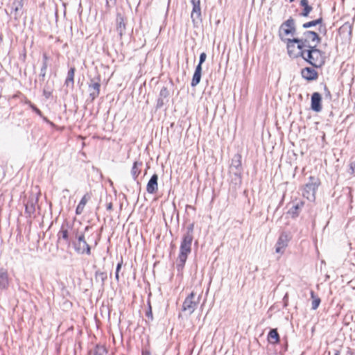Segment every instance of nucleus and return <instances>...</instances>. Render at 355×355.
<instances>
[{
  "instance_id": "f257e3e1",
  "label": "nucleus",
  "mask_w": 355,
  "mask_h": 355,
  "mask_svg": "<svg viewBox=\"0 0 355 355\" xmlns=\"http://www.w3.org/2000/svg\"><path fill=\"white\" fill-rule=\"evenodd\" d=\"M193 230L194 224L191 223L187 226L186 232L183 235L180 247V253L177 260V267L179 270L183 268L188 255L191 252V244L193 239Z\"/></svg>"
},
{
  "instance_id": "f03ea898",
  "label": "nucleus",
  "mask_w": 355,
  "mask_h": 355,
  "mask_svg": "<svg viewBox=\"0 0 355 355\" xmlns=\"http://www.w3.org/2000/svg\"><path fill=\"white\" fill-rule=\"evenodd\" d=\"M301 57L315 68L321 67L325 62L324 53L317 47L304 49Z\"/></svg>"
},
{
  "instance_id": "7ed1b4c3",
  "label": "nucleus",
  "mask_w": 355,
  "mask_h": 355,
  "mask_svg": "<svg viewBox=\"0 0 355 355\" xmlns=\"http://www.w3.org/2000/svg\"><path fill=\"white\" fill-rule=\"evenodd\" d=\"M295 42H297V49H306L317 47V45L321 42V38L317 33L306 31L302 33V37H298V40H295Z\"/></svg>"
},
{
  "instance_id": "20e7f679",
  "label": "nucleus",
  "mask_w": 355,
  "mask_h": 355,
  "mask_svg": "<svg viewBox=\"0 0 355 355\" xmlns=\"http://www.w3.org/2000/svg\"><path fill=\"white\" fill-rule=\"evenodd\" d=\"M319 185V180L318 178L311 176L309 182L305 184L303 189L302 195L304 198L310 201H313L315 199V191Z\"/></svg>"
},
{
  "instance_id": "39448f33",
  "label": "nucleus",
  "mask_w": 355,
  "mask_h": 355,
  "mask_svg": "<svg viewBox=\"0 0 355 355\" xmlns=\"http://www.w3.org/2000/svg\"><path fill=\"white\" fill-rule=\"evenodd\" d=\"M295 33L296 28L295 20L292 17H290L281 25L279 31V37L282 40L286 41L287 39L286 37L287 35H291L293 36Z\"/></svg>"
},
{
  "instance_id": "423d86ee",
  "label": "nucleus",
  "mask_w": 355,
  "mask_h": 355,
  "mask_svg": "<svg viewBox=\"0 0 355 355\" xmlns=\"http://www.w3.org/2000/svg\"><path fill=\"white\" fill-rule=\"evenodd\" d=\"M200 295L192 292L184 300L182 306V310L187 311L189 314L194 312L200 302Z\"/></svg>"
},
{
  "instance_id": "0eeeda50",
  "label": "nucleus",
  "mask_w": 355,
  "mask_h": 355,
  "mask_svg": "<svg viewBox=\"0 0 355 355\" xmlns=\"http://www.w3.org/2000/svg\"><path fill=\"white\" fill-rule=\"evenodd\" d=\"M295 40H298V37L286 39L285 41L287 44L288 53L292 58L301 57V53L303 52L304 49H297V42Z\"/></svg>"
},
{
  "instance_id": "6e6552de",
  "label": "nucleus",
  "mask_w": 355,
  "mask_h": 355,
  "mask_svg": "<svg viewBox=\"0 0 355 355\" xmlns=\"http://www.w3.org/2000/svg\"><path fill=\"white\" fill-rule=\"evenodd\" d=\"M75 249L78 253L80 254H91V248L85 239L83 234H80L78 236V241L75 243Z\"/></svg>"
},
{
  "instance_id": "1a4fd4ad",
  "label": "nucleus",
  "mask_w": 355,
  "mask_h": 355,
  "mask_svg": "<svg viewBox=\"0 0 355 355\" xmlns=\"http://www.w3.org/2000/svg\"><path fill=\"white\" fill-rule=\"evenodd\" d=\"M290 239L291 237L287 233L283 232L279 237L276 244L275 252L279 254H283L284 249L288 245Z\"/></svg>"
},
{
  "instance_id": "9d476101",
  "label": "nucleus",
  "mask_w": 355,
  "mask_h": 355,
  "mask_svg": "<svg viewBox=\"0 0 355 355\" xmlns=\"http://www.w3.org/2000/svg\"><path fill=\"white\" fill-rule=\"evenodd\" d=\"M101 84L98 81H95L94 79L91 80L89 85V98L91 101H93L96 97L98 96L100 93Z\"/></svg>"
},
{
  "instance_id": "9b49d317",
  "label": "nucleus",
  "mask_w": 355,
  "mask_h": 355,
  "mask_svg": "<svg viewBox=\"0 0 355 355\" xmlns=\"http://www.w3.org/2000/svg\"><path fill=\"white\" fill-rule=\"evenodd\" d=\"M191 3L193 6L191 17L192 19L193 22L195 23L197 20L200 19V0H191Z\"/></svg>"
},
{
  "instance_id": "f8f14e48",
  "label": "nucleus",
  "mask_w": 355,
  "mask_h": 355,
  "mask_svg": "<svg viewBox=\"0 0 355 355\" xmlns=\"http://www.w3.org/2000/svg\"><path fill=\"white\" fill-rule=\"evenodd\" d=\"M301 74L304 79L309 81L315 80L318 78V72L311 67L304 68L302 69Z\"/></svg>"
},
{
  "instance_id": "ddd939ff",
  "label": "nucleus",
  "mask_w": 355,
  "mask_h": 355,
  "mask_svg": "<svg viewBox=\"0 0 355 355\" xmlns=\"http://www.w3.org/2000/svg\"><path fill=\"white\" fill-rule=\"evenodd\" d=\"M322 97L318 92H314L311 96V109L317 112H319L322 110L321 106Z\"/></svg>"
},
{
  "instance_id": "4468645a",
  "label": "nucleus",
  "mask_w": 355,
  "mask_h": 355,
  "mask_svg": "<svg viewBox=\"0 0 355 355\" xmlns=\"http://www.w3.org/2000/svg\"><path fill=\"white\" fill-rule=\"evenodd\" d=\"M158 175L157 174H154L150 178L148 181L146 187V191L148 193L153 194L155 193L158 190Z\"/></svg>"
},
{
  "instance_id": "2eb2a0df",
  "label": "nucleus",
  "mask_w": 355,
  "mask_h": 355,
  "mask_svg": "<svg viewBox=\"0 0 355 355\" xmlns=\"http://www.w3.org/2000/svg\"><path fill=\"white\" fill-rule=\"evenodd\" d=\"M116 31L119 35L122 37L125 31V23L123 17L118 13L116 19Z\"/></svg>"
},
{
  "instance_id": "dca6fc26",
  "label": "nucleus",
  "mask_w": 355,
  "mask_h": 355,
  "mask_svg": "<svg viewBox=\"0 0 355 355\" xmlns=\"http://www.w3.org/2000/svg\"><path fill=\"white\" fill-rule=\"evenodd\" d=\"M9 285L8 274L6 269L0 268V288L6 289Z\"/></svg>"
},
{
  "instance_id": "f3484780",
  "label": "nucleus",
  "mask_w": 355,
  "mask_h": 355,
  "mask_svg": "<svg viewBox=\"0 0 355 355\" xmlns=\"http://www.w3.org/2000/svg\"><path fill=\"white\" fill-rule=\"evenodd\" d=\"M230 170L232 171L234 170H242L241 167V155L236 154L232 159V163L230 167Z\"/></svg>"
},
{
  "instance_id": "a211bd4d",
  "label": "nucleus",
  "mask_w": 355,
  "mask_h": 355,
  "mask_svg": "<svg viewBox=\"0 0 355 355\" xmlns=\"http://www.w3.org/2000/svg\"><path fill=\"white\" fill-rule=\"evenodd\" d=\"M202 75V67L196 66L192 80L191 83V87H194L198 85L200 81Z\"/></svg>"
},
{
  "instance_id": "6ab92c4d",
  "label": "nucleus",
  "mask_w": 355,
  "mask_h": 355,
  "mask_svg": "<svg viewBox=\"0 0 355 355\" xmlns=\"http://www.w3.org/2000/svg\"><path fill=\"white\" fill-rule=\"evenodd\" d=\"M230 173L231 174L232 182L235 185H240L241 184L242 170H234L233 171L230 170Z\"/></svg>"
},
{
  "instance_id": "aec40b11",
  "label": "nucleus",
  "mask_w": 355,
  "mask_h": 355,
  "mask_svg": "<svg viewBox=\"0 0 355 355\" xmlns=\"http://www.w3.org/2000/svg\"><path fill=\"white\" fill-rule=\"evenodd\" d=\"M300 5L304 7L302 12H301V16L302 17H308L309 13L313 10L312 6L309 5L308 0H301Z\"/></svg>"
},
{
  "instance_id": "412c9836",
  "label": "nucleus",
  "mask_w": 355,
  "mask_h": 355,
  "mask_svg": "<svg viewBox=\"0 0 355 355\" xmlns=\"http://www.w3.org/2000/svg\"><path fill=\"white\" fill-rule=\"evenodd\" d=\"M268 341L270 343L275 344L279 340V336L276 329H272L268 336Z\"/></svg>"
},
{
  "instance_id": "4be33fe9",
  "label": "nucleus",
  "mask_w": 355,
  "mask_h": 355,
  "mask_svg": "<svg viewBox=\"0 0 355 355\" xmlns=\"http://www.w3.org/2000/svg\"><path fill=\"white\" fill-rule=\"evenodd\" d=\"M304 203L303 202H298L294 205H293V207L289 209L288 211V214L293 217V218H295L296 216H298V214H299V209H300L302 208V207L303 206Z\"/></svg>"
},
{
  "instance_id": "5701e85b",
  "label": "nucleus",
  "mask_w": 355,
  "mask_h": 355,
  "mask_svg": "<svg viewBox=\"0 0 355 355\" xmlns=\"http://www.w3.org/2000/svg\"><path fill=\"white\" fill-rule=\"evenodd\" d=\"M141 162H135L132 166V168L131 169V174L134 178V180H136L137 176L140 173V169L139 168V166H141Z\"/></svg>"
},
{
  "instance_id": "b1692460",
  "label": "nucleus",
  "mask_w": 355,
  "mask_h": 355,
  "mask_svg": "<svg viewBox=\"0 0 355 355\" xmlns=\"http://www.w3.org/2000/svg\"><path fill=\"white\" fill-rule=\"evenodd\" d=\"M74 74H75V68L74 67H71L69 70V71H68L67 77V79L65 80V84L67 86H69L70 83L73 86V85Z\"/></svg>"
},
{
  "instance_id": "393cba45",
  "label": "nucleus",
  "mask_w": 355,
  "mask_h": 355,
  "mask_svg": "<svg viewBox=\"0 0 355 355\" xmlns=\"http://www.w3.org/2000/svg\"><path fill=\"white\" fill-rule=\"evenodd\" d=\"M322 22V18L320 17L315 20H313V21L303 24L302 28H309L315 26L316 25L321 24Z\"/></svg>"
},
{
  "instance_id": "a878e982",
  "label": "nucleus",
  "mask_w": 355,
  "mask_h": 355,
  "mask_svg": "<svg viewBox=\"0 0 355 355\" xmlns=\"http://www.w3.org/2000/svg\"><path fill=\"white\" fill-rule=\"evenodd\" d=\"M26 213L31 215L35 210V202L33 200L28 201L25 207Z\"/></svg>"
},
{
  "instance_id": "bb28decb",
  "label": "nucleus",
  "mask_w": 355,
  "mask_h": 355,
  "mask_svg": "<svg viewBox=\"0 0 355 355\" xmlns=\"http://www.w3.org/2000/svg\"><path fill=\"white\" fill-rule=\"evenodd\" d=\"M311 298L313 299L311 308L313 310H315L318 309V307L319 306V305L320 304V302H321L320 299V297L315 295V293L313 291H311Z\"/></svg>"
},
{
  "instance_id": "cd10ccee",
  "label": "nucleus",
  "mask_w": 355,
  "mask_h": 355,
  "mask_svg": "<svg viewBox=\"0 0 355 355\" xmlns=\"http://www.w3.org/2000/svg\"><path fill=\"white\" fill-rule=\"evenodd\" d=\"M168 96V91L166 87H163L159 93V98L158 100V105L163 104V98H166Z\"/></svg>"
},
{
  "instance_id": "c85d7f7f",
  "label": "nucleus",
  "mask_w": 355,
  "mask_h": 355,
  "mask_svg": "<svg viewBox=\"0 0 355 355\" xmlns=\"http://www.w3.org/2000/svg\"><path fill=\"white\" fill-rule=\"evenodd\" d=\"M58 239H63L64 240H68V231L66 229H64V227L62 226L60 231L58 232Z\"/></svg>"
},
{
  "instance_id": "c756f323",
  "label": "nucleus",
  "mask_w": 355,
  "mask_h": 355,
  "mask_svg": "<svg viewBox=\"0 0 355 355\" xmlns=\"http://www.w3.org/2000/svg\"><path fill=\"white\" fill-rule=\"evenodd\" d=\"M94 355H107V351L102 346H97L95 349Z\"/></svg>"
},
{
  "instance_id": "7c9ffc66",
  "label": "nucleus",
  "mask_w": 355,
  "mask_h": 355,
  "mask_svg": "<svg viewBox=\"0 0 355 355\" xmlns=\"http://www.w3.org/2000/svg\"><path fill=\"white\" fill-rule=\"evenodd\" d=\"M21 1V0H15V1L14 2L12 8L15 10V12H17L22 7Z\"/></svg>"
},
{
  "instance_id": "2f4dec72",
  "label": "nucleus",
  "mask_w": 355,
  "mask_h": 355,
  "mask_svg": "<svg viewBox=\"0 0 355 355\" xmlns=\"http://www.w3.org/2000/svg\"><path fill=\"white\" fill-rule=\"evenodd\" d=\"M207 58V54L205 52H202L200 55L199 63L197 66L202 67V63L205 61Z\"/></svg>"
},
{
  "instance_id": "473e14b6",
  "label": "nucleus",
  "mask_w": 355,
  "mask_h": 355,
  "mask_svg": "<svg viewBox=\"0 0 355 355\" xmlns=\"http://www.w3.org/2000/svg\"><path fill=\"white\" fill-rule=\"evenodd\" d=\"M349 173L350 174H354L355 173V160L354 161H352L350 162Z\"/></svg>"
},
{
  "instance_id": "72a5a7b5",
  "label": "nucleus",
  "mask_w": 355,
  "mask_h": 355,
  "mask_svg": "<svg viewBox=\"0 0 355 355\" xmlns=\"http://www.w3.org/2000/svg\"><path fill=\"white\" fill-rule=\"evenodd\" d=\"M88 197L87 195H85L82 199L80 200L79 204L85 207V205L87 204L88 201Z\"/></svg>"
},
{
  "instance_id": "f704fd0d",
  "label": "nucleus",
  "mask_w": 355,
  "mask_h": 355,
  "mask_svg": "<svg viewBox=\"0 0 355 355\" xmlns=\"http://www.w3.org/2000/svg\"><path fill=\"white\" fill-rule=\"evenodd\" d=\"M84 207L80 205V204L78 205L77 207H76V214L78 215H80L83 213V210H84Z\"/></svg>"
},
{
  "instance_id": "c9c22d12",
  "label": "nucleus",
  "mask_w": 355,
  "mask_h": 355,
  "mask_svg": "<svg viewBox=\"0 0 355 355\" xmlns=\"http://www.w3.org/2000/svg\"><path fill=\"white\" fill-rule=\"evenodd\" d=\"M46 69V64L44 62L41 69L40 76H42L43 77L45 76Z\"/></svg>"
},
{
  "instance_id": "e433bc0d",
  "label": "nucleus",
  "mask_w": 355,
  "mask_h": 355,
  "mask_svg": "<svg viewBox=\"0 0 355 355\" xmlns=\"http://www.w3.org/2000/svg\"><path fill=\"white\" fill-rule=\"evenodd\" d=\"M324 90L326 92V96H328L329 98H331V94L327 86H324Z\"/></svg>"
},
{
  "instance_id": "4c0bfd02",
  "label": "nucleus",
  "mask_w": 355,
  "mask_h": 355,
  "mask_svg": "<svg viewBox=\"0 0 355 355\" xmlns=\"http://www.w3.org/2000/svg\"><path fill=\"white\" fill-rule=\"evenodd\" d=\"M122 263H119L116 266V272H119V270L121 268Z\"/></svg>"
},
{
  "instance_id": "58836bf2",
  "label": "nucleus",
  "mask_w": 355,
  "mask_h": 355,
  "mask_svg": "<svg viewBox=\"0 0 355 355\" xmlns=\"http://www.w3.org/2000/svg\"><path fill=\"white\" fill-rule=\"evenodd\" d=\"M142 355H150V353L148 350L143 349L142 350Z\"/></svg>"
},
{
  "instance_id": "ea45409f",
  "label": "nucleus",
  "mask_w": 355,
  "mask_h": 355,
  "mask_svg": "<svg viewBox=\"0 0 355 355\" xmlns=\"http://www.w3.org/2000/svg\"><path fill=\"white\" fill-rule=\"evenodd\" d=\"M110 2H112V3H114L115 0H106V3H107V6H109V3Z\"/></svg>"
},
{
  "instance_id": "a19ab883",
  "label": "nucleus",
  "mask_w": 355,
  "mask_h": 355,
  "mask_svg": "<svg viewBox=\"0 0 355 355\" xmlns=\"http://www.w3.org/2000/svg\"><path fill=\"white\" fill-rule=\"evenodd\" d=\"M115 278L118 281L119 279V272H115Z\"/></svg>"
},
{
  "instance_id": "79ce46f5",
  "label": "nucleus",
  "mask_w": 355,
  "mask_h": 355,
  "mask_svg": "<svg viewBox=\"0 0 355 355\" xmlns=\"http://www.w3.org/2000/svg\"><path fill=\"white\" fill-rule=\"evenodd\" d=\"M100 275L102 277V280L103 281L104 278H105L106 276H105V275H104V273H103V272H101V273H100Z\"/></svg>"
},
{
  "instance_id": "37998d69",
  "label": "nucleus",
  "mask_w": 355,
  "mask_h": 355,
  "mask_svg": "<svg viewBox=\"0 0 355 355\" xmlns=\"http://www.w3.org/2000/svg\"><path fill=\"white\" fill-rule=\"evenodd\" d=\"M112 204H111V203H110V204L107 205V209H112Z\"/></svg>"
},
{
  "instance_id": "c03bdc74",
  "label": "nucleus",
  "mask_w": 355,
  "mask_h": 355,
  "mask_svg": "<svg viewBox=\"0 0 355 355\" xmlns=\"http://www.w3.org/2000/svg\"><path fill=\"white\" fill-rule=\"evenodd\" d=\"M334 355H340V353L338 351H336Z\"/></svg>"
},
{
  "instance_id": "a18cd8bd",
  "label": "nucleus",
  "mask_w": 355,
  "mask_h": 355,
  "mask_svg": "<svg viewBox=\"0 0 355 355\" xmlns=\"http://www.w3.org/2000/svg\"><path fill=\"white\" fill-rule=\"evenodd\" d=\"M289 1H290V2H293V1H294V0H289Z\"/></svg>"
}]
</instances>
